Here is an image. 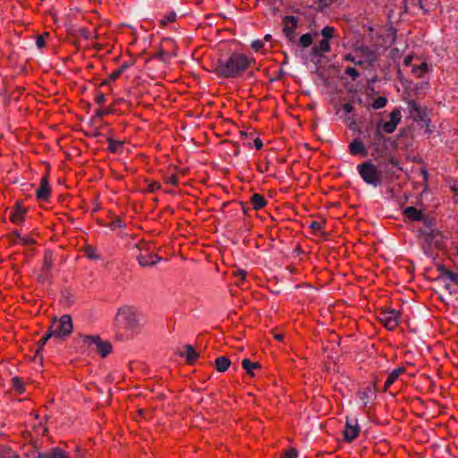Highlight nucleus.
I'll return each mask as SVG.
<instances>
[{"instance_id":"obj_1","label":"nucleus","mask_w":458,"mask_h":458,"mask_svg":"<svg viewBox=\"0 0 458 458\" xmlns=\"http://www.w3.org/2000/svg\"><path fill=\"white\" fill-rule=\"evenodd\" d=\"M250 62L245 55L234 52L226 58H219L214 72L221 79L237 78L250 67Z\"/></svg>"},{"instance_id":"obj_2","label":"nucleus","mask_w":458,"mask_h":458,"mask_svg":"<svg viewBox=\"0 0 458 458\" xmlns=\"http://www.w3.org/2000/svg\"><path fill=\"white\" fill-rule=\"evenodd\" d=\"M114 323L117 327L132 333L140 328L139 313L131 306H123L118 309Z\"/></svg>"},{"instance_id":"obj_3","label":"nucleus","mask_w":458,"mask_h":458,"mask_svg":"<svg viewBox=\"0 0 458 458\" xmlns=\"http://www.w3.org/2000/svg\"><path fill=\"white\" fill-rule=\"evenodd\" d=\"M358 172L363 181L374 187L380 186L382 183V174L376 165L370 161L360 164L357 166Z\"/></svg>"},{"instance_id":"obj_4","label":"nucleus","mask_w":458,"mask_h":458,"mask_svg":"<svg viewBox=\"0 0 458 458\" xmlns=\"http://www.w3.org/2000/svg\"><path fill=\"white\" fill-rule=\"evenodd\" d=\"M54 338L66 339L73 330V324L71 315L64 314L59 319H55L49 327Z\"/></svg>"},{"instance_id":"obj_5","label":"nucleus","mask_w":458,"mask_h":458,"mask_svg":"<svg viewBox=\"0 0 458 458\" xmlns=\"http://www.w3.org/2000/svg\"><path fill=\"white\" fill-rule=\"evenodd\" d=\"M83 343L96 346L97 352L103 358L106 357L112 352V344L108 341H104L99 335H81Z\"/></svg>"},{"instance_id":"obj_6","label":"nucleus","mask_w":458,"mask_h":458,"mask_svg":"<svg viewBox=\"0 0 458 458\" xmlns=\"http://www.w3.org/2000/svg\"><path fill=\"white\" fill-rule=\"evenodd\" d=\"M399 312L395 310H383L378 315V320L388 330H394L399 325Z\"/></svg>"},{"instance_id":"obj_7","label":"nucleus","mask_w":458,"mask_h":458,"mask_svg":"<svg viewBox=\"0 0 458 458\" xmlns=\"http://www.w3.org/2000/svg\"><path fill=\"white\" fill-rule=\"evenodd\" d=\"M283 32L286 38L291 42L296 41L295 30L298 25V18L293 15H286L283 19Z\"/></svg>"},{"instance_id":"obj_8","label":"nucleus","mask_w":458,"mask_h":458,"mask_svg":"<svg viewBox=\"0 0 458 458\" xmlns=\"http://www.w3.org/2000/svg\"><path fill=\"white\" fill-rule=\"evenodd\" d=\"M360 427L358 424V420L352 418H346L345 427L344 429V439L347 443H352L360 433Z\"/></svg>"},{"instance_id":"obj_9","label":"nucleus","mask_w":458,"mask_h":458,"mask_svg":"<svg viewBox=\"0 0 458 458\" xmlns=\"http://www.w3.org/2000/svg\"><path fill=\"white\" fill-rule=\"evenodd\" d=\"M413 111H414V120L416 122H418V121L422 122L423 125L425 127V133L428 134V135L431 134L433 131V126L431 125V120L428 117L426 111L417 106H414Z\"/></svg>"},{"instance_id":"obj_10","label":"nucleus","mask_w":458,"mask_h":458,"mask_svg":"<svg viewBox=\"0 0 458 458\" xmlns=\"http://www.w3.org/2000/svg\"><path fill=\"white\" fill-rule=\"evenodd\" d=\"M137 259L141 267L147 266H154L158 262L160 258L148 250H140V253L137 255Z\"/></svg>"},{"instance_id":"obj_11","label":"nucleus","mask_w":458,"mask_h":458,"mask_svg":"<svg viewBox=\"0 0 458 458\" xmlns=\"http://www.w3.org/2000/svg\"><path fill=\"white\" fill-rule=\"evenodd\" d=\"M26 213L27 208L21 202H16L10 211L9 219L12 223L20 225L23 222Z\"/></svg>"},{"instance_id":"obj_12","label":"nucleus","mask_w":458,"mask_h":458,"mask_svg":"<svg viewBox=\"0 0 458 458\" xmlns=\"http://www.w3.org/2000/svg\"><path fill=\"white\" fill-rule=\"evenodd\" d=\"M51 195V187L48 182V175L46 174L40 179V184L36 191L38 199L47 201Z\"/></svg>"},{"instance_id":"obj_13","label":"nucleus","mask_w":458,"mask_h":458,"mask_svg":"<svg viewBox=\"0 0 458 458\" xmlns=\"http://www.w3.org/2000/svg\"><path fill=\"white\" fill-rule=\"evenodd\" d=\"M349 152L352 156H361V157H367L368 151L365 148L364 144L361 142L359 139H354L350 144H349Z\"/></svg>"},{"instance_id":"obj_14","label":"nucleus","mask_w":458,"mask_h":458,"mask_svg":"<svg viewBox=\"0 0 458 458\" xmlns=\"http://www.w3.org/2000/svg\"><path fill=\"white\" fill-rule=\"evenodd\" d=\"M185 352H179L181 357H185L186 362L190 365L194 364V362L199 357V353L196 352L191 344H186L184 346Z\"/></svg>"},{"instance_id":"obj_15","label":"nucleus","mask_w":458,"mask_h":458,"mask_svg":"<svg viewBox=\"0 0 458 458\" xmlns=\"http://www.w3.org/2000/svg\"><path fill=\"white\" fill-rule=\"evenodd\" d=\"M403 215L411 221H422L426 217L421 210H419L412 206L407 207L403 210Z\"/></svg>"},{"instance_id":"obj_16","label":"nucleus","mask_w":458,"mask_h":458,"mask_svg":"<svg viewBox=\"0 0 458 458\" xmlns=\"http://www.w3.org/2000/svg\"><path fill=\"white\" fill-rule=\"evenodd\" d=\"M377 392L375 384L373 386H368L359 391L358 394L360 399L362 401L364 405H367L369 400L375 395Z\"/></svg>"},{"instance_id":"obj_17","label":"nucleus","mask_w":458,"mask_h":458,"mask_svg":"<svg viewBox=\"0 0 458 458\" xmlns=\"http://www.w3.org/2000/svg\"><path fill=\"white\" fill-rule=\"evenodd\" d=\"M35 458H68V454L62 448L55 447L49 452L38 453Z\"/></svg>"},{"instance_id":"obj_18","label":"nucleus","mask_w":458,"mask_h":458,"mask_svg":"<svg viewBox=\"0 0 458 458\" xmlns=\"http://www.w3.org/2000/svg\"><path fill=\"white\" fill-rule=\"evenodd\" d=\"M330 51L329 40L322 39L318 46H315L311 49V54L316 56H321L324 53Z\"/></svg>"},{"instance_id":"obj_19","label":"nucleus","mask_w":458,"mask_h":458,"mask_svg":"<svg viewBox=\"0 0 458 458\" xmlns=\"http://www.w3.org/2000/svg\"><path fill=\"white\" fill-rule=\"evenodd\" d=\"M404 368L403 367H399L395 369H394L387 377V379L386 380L385 382V385H384V388H383V391L384 392H386L387 389L390 387V386H392L395 381L396 379L398 378V377L404 372Z\"/></svg>"},{"instance_id":"obj_20","label":"nucleus","mask_w":458,"mask_h":458,"mask_svg":"<svg viewBox=\"0 0 458 458\" xmlns=\"http://www.w3.org/2000/svg\"><path fill=\"white\" fill-rule=\"evenodd\" d=\"M428 233V234H427L426 236L423 237L425 242L429 245L435 244L436 246L438 247L440 245V240H439V238L441 237L440 231L434 227Z\"/></svg>"},{"instance_id":"obj_21","label":"nucleus","mask_w":458,"mask_h":458,"mask_svg":"<svg viewBox=\"0 0 458 458\" xmlns=\"http://www.w3.org/2000/svg\"><path fill=\"white\" fill-rule=\"evenodd\" d=\"M250 204L252 205V208L255 210H259V209L263 208L267 205V201L265 199V197L263 195L259 194V193H254L250 197Z\"/></svg>"},{"instance_id":"obj_22","label":"nucleus","mask_w":458,"mask_h":458,"mask_svg":"<svg viewBox=\"0 0 458 458\" xmlns=\"http://www.w3.org/2000/svg\"><path fill=\"white\" fill-rule=\"evenodd\" d=\"M231 365V360L226 356H219L215 360V367L218 372H225Z\"/></svg>"},{"instance_id":"obj_23","label":"nucleus","mask_w":458,"mask_h":458,"mask_svg":"<svg viewBox=\"0 0 458 458\" xmlns=\"http://www.w3.org/2000/svg\"><path fill=\"white\" fill-rule=\"evenodd\" d=\"M421 222L422 226L418 229V233L420 236L424 237L428 234V233L435 227V223L433 219L428 216H426Z\"/></svg>"},{"instance_id":"obj_24","label":"nucleus","mask_w":458,"mask_h":458,"mask_svg":"<svg viewBox=\"0 0 458 458\" xmlns=\"http://www.w3.org/2000/svg\"><path fill=\"white\" fill-rule=\"evenodd\" d=\"M437 270L440 273V277H446L451 282L458 284V274L454 273L447 268L445 267L444 265H439L437 267Z\"/></svg>"},{"instance_id":"obj_25","label":"nucleus","mask_w":458,"mask_h":458,"mask_svg":"<svg viewBox=\"0 0 458 458\" xmlns=\"http://www.w3.org/2000/svg\"><path fill=\"white\" fill-rule=\"evenodd\" d=\"M54 265V258H53V252L50 250H47L44 252V259H43V264L42 268L45 271L52 272V267Z\"/></svg>"},{"instance_id":"obj_26","label":"nucleus","mask_w":458,"mask_h":458,"mask_svg":"<svg viewBox=\"0 0 458 458\" xmlns=\"http://www.w3.org/2000/svg\"><path fill=\"white\" fill-rule=\"evenodd\" d=\"M52 337H54V335L48 329L47 332L42 336V338L38 343V348L36 351L35 358L38 357L40 360H42L43 357L41 354V351H42L44 345L47 344V342Z\"/></svg>"},{"instance_id":"obj_27","label":"nucleus","mask_w":458,"mask_h":458,"mask_svg":"<svg viewBox=\"0 0 458 458\" xmlns=\"http://www.w3.org/2000/svg\"><path fill=\"white\" fill-rule=\"evenodd\" d=\"M108 147L107 149L111 153H122L123 149V141L113 140L111 138L107 139Z\"/></svg>"},{"instance_id":"obj_28","label":"nucleus","mask_w":458,"mask_h":458,"mask_svg":"<svg viewBox=\"0 0 458 458\" xmlns=\"http://www.w3.org/2000/svg\"><path fill=\"white\" fill-rule=\"evenodd\" d=\"M242 367L246 370V372L250 376L254 377L255 374L253 372V369H259L260 368V364L259 362H252L249 359H243L242 360Z\"/></svg>"},{"instance_id":"obj_29","label":"nucleus","mask_w":458,"mask_h":458,"mask_svg":"<svg viewBox=\"0 0 458 458\" xmlns=\"http://www.w3.org/2000/svg\"><path fill=\"white\" fill-rule=\"evenodd\" d=\"M428 71V65L426 62H422L420 65H413L411 69L412 73L418 78H421Z\"/></svg>"},{"instance_id":"obj_30","label":"nucleus","mask_w":458,"mask_h":458,"mask_svg":"<svg viewBox=\"0 0 458 458\" xmlns=\"http://www.w3.org/2000/svg\"><path fill=\"white\" fill-rule=\"evenodd\" d=\"M0 458H19V455L11 447L6 445H1Z\"/></svg>"},{"instance_id":"obj_31","label":"nucleus","mask_w":458,"mask_h":458,"mask_svg":"<svg viewBox=\"0 0 458 458\" xmlns=\"http://www.w3.org/2000/svg\"><path fill=\"white\" fill-rule=\"evenodd\" d=\"M360 52L364 56H366L371 64L376 62L377 55L374 51H372L369 47H361L360 48Z\"/></svg>"},{"instance_id":"obj_32","label":"nucleus","mask_w":458,"mask_h":458,"mask_svg":"<svg viewBox=\"0 0 458 458\" xmlns=\"http://www.w3.org/2000/svg\"><path fill=\"white\" fill-rule=\"evenodd\" d=\"M129 66L130 64L128 63H123L117 70L114 71L109 75V79L113 81H116Z\"/></svg>"},{"instance_id":"obj_33","label":"nucleus","mask_w":458,"mask_h":458,"mask_svg":"<svg viewBox=\"0 0 458 458\" xmlns=\"http://www.w3.org/2000/svg\"><path fill=\"white\" fill-rule=\"evenodd\" d=\"M114 112V108L112 106H108L106 108H98L92 120L99 119L101 120L105 115L110 114Z\"/></svg>"},{"instance_id":"obj_34","label":"nucleus","mask_w":458,"mask_h":458,"mask_svg":"<svg viewBox=\"0 0 458 458\" xmlns=\"http://www.w3.org/2000/svg\"><path fill=\"white\" fill-rule=\"evenodd\" d=\"M84 254L87 258L92 260L100 259V256L97 254L95 248L92 246L87 245L84 249Z\"/></svg>"},{"instance_id":"obj_35","label":"nucleus","mask_w":458,"mask_h":458,"mask_svg":"<svg viewBox=\"0 0 458 458\" xmlns=\"http://www.w3.org/2000/svg\"><path fill=\"white\" fill-rule=\"evenodd\" d=\"M313 37L310 33L303 34L301 36L299 44L301 47L306 48L312 44Z\"/></svg>"},{"instance_id":"obj_36","label":"nucleus","mask_w":458,"mask_h":458,"mask_svg":"<svg viewBox=\"0 0 458 458\" xmlns=\"http://www.w3.org/2000/svg\"><path fill=\"white\" fill-rule=\"evenodd\" d=\"M335 32V29L331 26H326L321 30V35L323 36L324 39L329 40L334 37V34Z\"/></svg>"},{"instance_id":"obj_37","label":"nucleus","mask_w":458,"mask_h":458,"mask_svg":"<svg viewBox=\"0 0 458 458\" xmlns=\"http://www.w3.org/2000/svg\"><path fill=\"white\" fill-rule=\"evenodd\" d=\"M12 386L19 393H23L25 390L22 380L18 377H14L12 378Z\"/></svg>"},{"instance_id":"obj_38","label":"nucleus","mask_w":458,"mask_h":458,"mask_svg":"<svg viewBox=\"0 0 458 458\" xmlns=\"http://www.w3.org/2000/svg\"><path fill=\"white\" fill-rule=\"evenodd\" d=\"M387 103V98L386 97H378L377 98L373 103L372 107L376 110L383 108Z\"/></svg>"},{"instance_id":"obj_39","label":"nucleus","mask_w":458,"mask_h":458,"mask_svg":"<svg viewBox=\"0 0 458 458\" xmlns=\"http://www.w3.org/2000/svg\"><path fill=\"white\" fill-rule=\"evenodd\" d=\"M383 131L386 132V133H392L394 131L395 128H396V124H394L393 122L391 121H387V122H384L382 123H380Z\"/></svg>"},{"instance_id":"obj_40","label":"nucleus","mask_w":458,"mask_h":458,"mask_svg":"<svg viewBox=\"0 0 458 458\" xmlns=\"http://www.w3.org/2000/svg\"><path fill=\"white\" fill-rule=\"evenodd\" d=\"M297 456L298 451L293 447H290L282 453L280 458H297Z\"/></svg>"},{"instance_id":"obj_41","label":"nucleus","mask_w":458,"mask_h":458,"mask_svg":"<svg viewBox=\"0 0 458 458\" xmlns=\"http://www.w3.org/2000/svg\"><path fill=\"white\" fill-rule=\"evenodd\" d=\"M344 73L349 75L352 81L357 80L360 75V72L356 68L351 66L346 67Z\"/></svg>"},{"instance_id":"obj_42","label":"nucleus","mask_w":458,"mask_h":458,"mask_svg":"<svg viewBox=\"0 0 458 458\" xmlns=\"http://www.w3.org/2000/svg\"><path fill=\"white\" fill-rule=\"evenodd\" d=\"M175 13L172 12L168 13L160 21L161 26H166L168 23L174 22L175 21Z\"/></svg>"},{"instance_id":"obj_43","label":"nucleus","mask_w":458,"mask_h":458,"mask_svg":"<svg viewBox=\"0 0 458 458\" xmlns=\"http://www.w3.org/2000/svg\"><path fill=\"white\" fill-rule=\"evenodd\" d=\"M402 115L401 112L398 109H394L390 113V121L393 122L394 124H398L401 121Z\"/></svg>"},{"instance_id":"obj_44","label":"nucleus","mask_w":458,"mask_h":458,"mask_svg":"<svg viewBox=\"0 0 458 458\" xmlns=\"http://www.w3.org/2000/svg\"><path fill=\"white\" fill-rule=\"evenodd\" d=\"M125 226L124 222L120 217H115L110 224L109 227L113 230L116 228H123Z\"/></svg>"},{"instance_id":"obj_45","label":"nucleus","mask_w":458,"mask_h":458,"mask_svg":"<svg viewBox=\"0 0 458 458\" xmlns=\"http://www.w3.org/2000/svg\"><path fill=\"white\" fill-rule=\"evenodd\" d=\"M51 277H52V272H48V271H45V270L41 269L39 275L38 276V280L40 283H45V282L50 280Z\"/></svg>"},{"instance_id":"obj_46","label":"nucleus","mask_w":458,"mask_h":458,"mask_svg":"<svg viewBox=\"0 0 458 458\" xmlns=\"http://www.w3.org/2000/svg\"><path fill=\"white\" fill-rule=\"evenodd\" d=\"M251 48L256 51V52H259L260 51L263 47H264V42L263 40H260V39H258V40H254L251 45H250Z\"/></svg>"},{"instance_id":"obj_47","label":"nucleus","mask_w":458,"mask_h":458,"mask_svg":"<svg viewBox=\"0 0 458 458\" xmlns=\"http://www.w3.org/2000/svg\"><path fill=\"white\" fill-rule=\"evenodd\" d=\"M345 61H349L353 63L355 65H362L363 62L361 60H356L355 57L352 54H347L344 56Z\"/></svg>"},{"instance_id":"obj_48","label":"nucleus","mask_w":458,"mask_h":458,"mask_svg":"<svg viewBox=\"0 0 458 458\" xmlns=\"http://www.w3.org/2000/svg\"><path fill=\"white\" fill-rule=\"evenodd\" d=\"M375 141H386L387 139L382 134L379 126L377 127L374 135Z\"/></svg>"},{"instance_id":"obj_49","label":"nucleus","mask_w":458,"mask_h":458,"mask_svg":"<svg viewBox=\"0 0 458 458\" xmlns=\"http://www.w3.org/2000/svg\"><path fill=\"white\" fill-rule=\"evenodd\" d=\"M106 101V96L103 92L98 91L95 97L96 104L101 106Z\"/></svg>"},{"instance_id":"obj_50","label":"nucleus","mask_w":458,"mask_h":458,"mask_svg":"<svg viewBox=\"0 0 458 458\" xmlns=\"http://www.w3.org/2000/svg\"><path fill=\"white\" fill-rule=\"evenodd\" d=\"M165 182L176 186L178 184V176L176 174L167 176L165 178Z\"/></svg>"},{"instance_id":"obj_51","label":"nucleus","mask_w":458,"mask_h":458,"mask_svg":"<svg viewBox=\"0 0 458 458\" xmlns=\"http://www.w3.org/2000/svg\"><path fill=\"white\" fill-rule=\"evenodd\" d=\"M310 228L315 232L320 231L323 228V225L321 222L312 221L310 225Z\"/></svg>"},{"instance_id":"obj_52","label":"nucleus","mask_w":458,"mask_h":458,"mask_svg":"<svg viewBox=\"0 0 458 458\" xmlns=\"http://www.w3.org/2000/svg\"><path fill=\"white\" fill-rule=\"evenodd\" d=\"M21 242L23 245L29 246V245H34L36 243V241L30 237H23V238H21Z\"/></svg>"},{"instance_id":"obj_53","label":"nucleus","mask_w":458,"mask_h":458,"mask_svg":"<svg viewBox=\"0 0 458 458\" xmlns=\"http://www.w3.org/2000/svg\"><path fill=\"white\" fill-rule=\"evenodd\" d=\"M36 45L38 48H42L45 47L46 42L44 39V35H38L36 39Z\"/></svg>"},{"instance_id":"obj_54","label":"nucleus","mask_w":458,"mask_h":458,"mask_svg":"<svg viewBox=\"0 0 458 458\" xmlns=\"http://www.w3.org/2000/svg\"><path fill=\"white\" fill-rule=\"evenodd\" d=\"M233 276L235 277H241V281L245 280L246 272L244 270H236L233 273Z\"/></svg>"},{"instance_id":"obj_55","label":"nucleus","mask_w":458,"mask_h":458,"mask_svg":"<svg viewBox=\"0 0 458 458\" xmlns=\"http://www.w3.org/2000/svg\"><path fill=\"white\" fill-rule=\"evenodd\" d=\"M387 165H391L393 167L402 170V168L399 167V162L393 157L388 159Z\"/></svg>"},{"instance_id":"obj_56","label":"nucleus","mask_w":458,"mask_h":458,"mask_svg":"<svg viewBox=\"0 0 458 458\" xmlns=\"http://www.w3.org/2000/svg\"><path fill=\"white\" fill-rule=\"evenodd\" d=\"M335 0H318V4L322 7L330 6Z\"/></svg>"},{"instance_id":"obj_57","label":"nucleus","mask_w":458,"mask_h":458,"mask_svg":"<svg viewBox=\"0 0 458 458\" xmlns=\"http://www.w3.org/2000/svg\"><path fill=\"white\" fill-rule=\"evenodd\" d=\"M343 110L345 112V113H351L352 112L353 110V106L351 104V103H345L343 105Z\"/></svg>"},{"instance_id":"obj_58","label":"nucleus","mask_w":458,"mask_h":458,"mask_svg":"<svg viewBox=\"0 0 458 458\" xmlns=\"http://www.w3.org/2000/svg\"><path fill=\"white\" fill-rule=\"evenodd\" d=\"M254 146L257 149H261L263 147V142L259 138H256L254 140Z\"/></svg>"},{"instance_id":"obj_59","label":"nucleus","mask_w":458,"mask_h":458,"mask_svg":"<svg viewBox=\"0 0 458 458\" xmlns=\"http://www.w3.org/2000/svg\"><path fill=\"white\" fill-rule=\"evenodd\" d=\"M165 54V51L164 49H160L155 55H153V58L162 59Z\"/></svg>"},{"instance_id":"obj_60","label":"nucleus","mask_w":458,"mask_h":458,"mask_svg":"<svg viewBox=\"0 0 458 458\" xmlns=\"http://www.w3.org/2000/svg\"><path fill=\"white\" fill-rule=\"evenodd\" d=\"M420 174H422V176H423V180H424L425 182H427V181L428 180V176H429V174H428V171H427L425 168H421V169H420Z\"/></svg>"},{"instance_id":"obj_61","label":"nucleus","mask_w":458,"mask_h":458,"mask_svg":"<svg viewBox=\"0 0 458 458\" xmlns=\"http://www.w3.org/2000/svg\"><path fill=\"white\" fill-rule=\"evenodd\" d=\"M284 334H280V333H275L274 334V338L276 340V341H283L284 340Z\"/></svg>"},{"instance_id":"obj_62","label":"nucleus","mask_w":458,"mask_h":458,"mask_svg":"<svg viewBox=\"0 0 458 458\" xmlns=\"http://www.w3.org/2000/svg\"><path fill=\"white\" fill-rule=\"evenodd\" d=\"M411 59H412L411 56H410V55L406 56L403 60L404 65L409 66L411 64Z\"/></svg>"},{"instance_id":"obj_63","label":"nucleus","mask_w":458,"mask_h":458,"mask_svg":"<svg viewBox=\"0 0 458 458\" xmlns=\"http://www.w3.org/2000/svg\"><path fill=\"white\" fill-rule=\"evenodd\" d=\"M160 185L158 182H154L150 185V191H155L156 189H159Z\"/></svg>"},{"instance_id":"obj_64","label":"nucleus","mask_w":458,"mask_h":458,"mask_svg":"<svg viewBox=\"0 0 458 458\" xmlns=\"http://www.w3.org/2000/svg\"><path fill=\"white\" fill-rule=\"evenodd\" d=\"M450 190H451L452 192L454 193L455 196L458 194V187L457 186L453 185V186L450 187Z\"/></svg>"}]
</instances>
